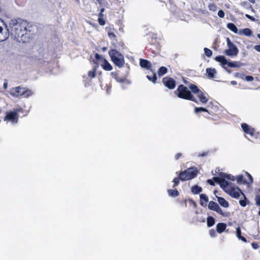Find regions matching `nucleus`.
Here are the masks:
<instances>
[{
	"instance_id": "nucleus-1",
	"label": "nucleus",
	"mask_w": 260,
	"mask_h": 260,
	"mask_svg": "<svg viewBox=\"0 0 260 260\" xmlns=\"http://www.w3.org/2000/svg\"><path fill=\"white\" fill-rule=\"evenodd\" d=\"M11 34L19 42H26L29 38L27 27L28 24L26 21L18 19H12L9 23Z\"/></svg>"
},
{
	"instance_id": "nucleus-2",
	"label": "nucleus",
	"mask_w": 260,
	"mask_h": 260,
	"mask_svg": "<svg viewBox=\"0 0 260 260\" xmlns=\"http://www.w3.org/2000/svg\"><path fill=\"white\" fill-rule=\"evenodd\" d=\"M174 94L180 99L198 103L189 89L183 84L178 86L177 89L174 91Z\"/></svg>"
},
{
	"instance_id": "nucleus-3",
	"label": "nucleus",
	"mask_w": 260,
	"mask_h": 260,
	"mask_svg": "<svg viewBox=\"0 0 260 260\" xmlns=\"http://www.w3.org/2000/svg\"><path fill=\"white\" fill-rule=\"evenodd\" d=\"M241 127L243 132L251 137L250 141L254 143L260 144V133L245 123L241 124Z\"/></svg>"
},
{
	"instance_id": "nucleus-4",
	"label": "nucleus",
	"mask_w": 260,
	"mask_h": 260,
	"mask_svg": "<svg viewBox=\"0 0 260 260\" xmlns=\"http://www.w3.org/2000/svg\"><path fill=\"white\" fill-rule=\"evenodd\" d=\"M219 177H214L213 180H214L216 183H218L221 187H225L232 185L231 183H229L225 179L232 181L235 180L233 176L223 172H220L219 174Z\"/></svg>"
},
{
	"instance_id": "nucleus-5",
	"label": "nucleus",
	"mask_w": 260,
	"mask_h": 260,
	"mask_svg": "<svg viewBox=\"0 0 260 260\" xmlns=\"http://www.w3.org/2000/svg\"><path fill=\"white\" fill-rule=\"evenodd\" d=\"M109 55L111 60L114 64L119 68H121L124 63L123 55L116 49H111L109 51Z\"/></svg>"
},
{
	"instance_id": "nucleus-6",
	"label": "nucleus",
	"mask_w": 260,
	"mask_h": 260,
	"mask_svg": "<svg viewBox=\"0 0 260 260\" xmlns=\"http://www.w3.org/2000/svg\"><path fill=\"white\" fill-rule=\"evenodd\" d=\"M10 94L14 97L23 96V97L27 98L31 96L33 92L28 88L19 86L11 89Z\"/></svg>"
},
{
	"instance_id": "nucleus-7",
	"label": "nucleus",
	"mask_w": 260,
	"mask_h": 260,
	"mask_svg": "<svg viewBox=\"0 0 260 260\" xmlns=\"http://www.w3.org/2000/svg\"><path fill=\"white\" fill-rule=\"evenodd\" d=\"M198 171L196 168L190 167L179 173L180 180L182 181L189 180L194 178L197 176Z\"/></svg>"
},
{
	"instance_id": "nucleus-8",
	"label": "nucleus",
	"mask_w": 260,
	"mask_h": 260,
	"mask_svg": "<svg viewBox=\"0 0 260 260\" xmlns=\"http://www.w3.org/2000/svg\"><path fill=\"white\" fill-rule=\"evenodd\" d=\"M224 191L226 192L231 197L235 199H238L240 196V194L243 193L238 186L235 185H230L225 187H221Z\"/></svg>"
},
{
	"instance_id": "nucleus-9",
	"label": "nucleus",
	"mask_w": 260,
	"mask_h": 260,
	"mask_svg": "<svg viewBox=\"0 0 260 260\" xmlns=\"http://www.w3.org/2000/svg\"><path fill=\"white\" fill-rule=\"evenodd\" d=\"M227 45L229 49L225 50V54L230 56H237L239 52V50L237 46L231 42L230 38H226Z\"/></svg>"
},
{
	"instance_id": "nucleus-10",
	"label": "nucleus",
	"mask_w": 260,
	"mask_h": 260,
	"mask_svg": "<svg viewBox=\"0 0 260 260\" xmlns=\"http://www.w3.org/2000/svg\"><path fill=\"white\" fill-rule=\"evenodd\" d=\"M162 82L164 85L169 89H173L175 88L176 81L170 77H166L162 78Z\"/></svg>"
},
{
	"instance_id": "nucleus-11",
	"label": "nucleus",
	"mask_w": 260,
	"mask_h": 260,
	"mask_svg": "<svg viewBox=\"0 0 260 260\" xmlns=\"http://www.w3.org/2000/svg\"><path fill=\"white\" fill-rule=\"evenodd\" d=\"M18 114H17L16 112H14L13 111L7 113L6 116L4 117V120L10 121L13 123H16L18 122Z\"/></svg>"
},
{
	"instance_id": "nucleus-12",
	"label": "nucleus",
	"mask_w": 260,
	"mask_h": 260,
	"mask_svg": "<svg viewBox=\"0 0 260 260\" xmlns=\"http://www.w3.org/2000/svg\"><path fill=\"white\" fill-rule=\"evenodd\" d=\"M208 208L212 211H215L220 215L225 216L226 215L223 213L222 209L220 208V207L218 206L217 203H216L215 202L213 201H210L209 203L208 204Z\"/></svg>"
},
{
	"instance_id": "nucleus-13",
	"label": "nucleus",
	"mask_w": 260,
	"mask_h": 260,
	"mask_svg": "<svg viewBox=\"0 0 260 260\" xmlns=\"http://www.w3.org/2000/svg\"><path fill=\"white\" fill-rule=\"evenodd\" d=\"M140 65L142 68L147 70L150 69L152 67L151 63L150 61L142 58L140 59Z\"/></svg>"
},
{
	"instance_id": "nucleus-14",
	"label": "nucleus",
	"mask_w": 260,
	"mask_h": 260,
	"mask_svg": "<svg viewBox=\"0 0 260 260\" xmlns=\"http://www.w3.org/2000/svg\"><path fill=\"white\" fill-rule=\"evenodd\" d=\"M197 96L199 98L200 102L203 104H205L208 101V99L206 96V93L202 91L197 94Z\"/></svg>"
},
{
	"instance_id": "nucleus-15",
	"label": "nucleus",
	"mask_w": 260,
	"mask_h": 260,
	"mask_svg": "<svg viewBox=\"0 0 260 260\" xmlns=\"http://www.w3.org/2000/svg\"><path fill=\"white\" fill-rule=\"evenodd\" d=\"M102 68L108 71H111L113 69L112 66L110 63L105 59H103V63L101 64Z\"/></svg>"
},
{
	"instance_id": "nucleus-16",
	"label": "nucleus",
	"mask_w": 260,
	"mask_h": 260,
	"mask_svg": "<svg viewBox=\"0 0 260 260\" xmlns=\"http://www.w3.org/2000/svg\"><path fill=\"white\" fill-rule=\"evenodd\" d=\"M111 74L112 77L114 78L118 82L124 83L125 82V78L124 77H119L117 72H111Z\"/></svg>"
},
{
	"instance_id": "nucleus-17",
	"label": "nucleus",
	"mask_w": 260,
	"mask_h": 260,
	"mask_svg": "<svg viewBox=\"0 0 260 260\" xmlns=\"http://www.w3.org/2000/svg\"><path fill=\"white\" fill-rule=\"evenodd\" d=\"M188 88L190 90L191 93L198 94L201 91L199 88L194 84H190L188 85Z\"/></svg>"
},
{
	"instance_id": "nucleus-18",
	"label": "nucleus",
	"mask_w": 260,
	"mask_h": 260,
	"mask_svg": "<svg viewBox=\"0 0 260 260\" xmlns=\"http://www.w3.org/2000/svg\"><path fill=\"white\" fill-rule=\"evenodd\" d=\"M206 75L209 78H214L215 77V74H216V70L214 68H207L206 69Z\"/></svg>"
},
{
	"instance_id": "nucleus-19",
	"label": "nucleus",
	"mask_w": 260,
	"mask_h": 260,
	"mask_svg": "<svg viewBox=\"0 0 260 260\" xmlns=\"http://www.w3.org/2000/svg\"><path fill=\"white\" fill-rule=\"evenodd\" d=\"M226 227V225L224 223H218L216 225V231L217 232L220 234L223 232Z\"/></svg>"
},
{
	"instance_id": "nucleus-20",
	"label": "nucleus",
	"mask_w": 260,
	"mask_h": 260,
	"mask_svg": "<svg viewBox=\"0 0 260 260\" xmlns=\"http://www.w3.org/2000/svg\"><path fill=\"white\" fill-rule=\"evenodd\" d=\"M217 200L219 204L224 207L228 208L229 206V204L223 198L217 197Z\"/></svg>"
},
{
	"instance_id": "nucleus-21",
	"label": "nucleus",
	"mask_w": 260,
	"mask_h": 260,
	"mask_svg": "<svg viewBox=\"0 0 260 260\" xmlns=\"http://www.w3.org/2000/svg\"><path fill=\"white\" fill-rule=\"evenodd\" d=\"M215 60L218 62H220L222 66H224L228 63L225 57L222 55H219L215 58Z\"/></svg>"
},
{
	"instance_id": "nucleus-22",
	"label": "nucleus",
	"mask_w": 260,
	"mask_h": 260,
	"mask_svg": "<svg viewBox=\"0 0 260 260\" xmlns=\"http://www.w3.org/2000/svg\"><path fill=\"white\" fill-rule=\"evenodd\" d=\"M236 236L244 242H247L246 238L241 235V231L240 226L236 228Z\"/></svg>"
},
{
	"instance_id": "nucleus-23",
	"label": "nucleus",
	"mask_w": 260,
	"mask_h": 260,
	"mask_svg": "<svg viewBox=\"0 0 260 260\" xmlns=\"http://www.w3.org/2000/svg\"><path fill=\"white\" fill-rule=\"evenodd\" d=\"M239 35H244L245 36H250L252 35V31L250 28H245L242 30H240V32H238Z\"/></svg>"
},
{
	"instance_id": "nucleus-24",
	"label": "nucleus",
	"mask_w": 260,
	"mask_h": 260,
	"mask_svg": "<svg viewBox=\"0 0 260 260\" xmlns=\"http://www.w3.org/2000/svg\"><path fill=\"white\" fill-rule=\"evenodd\" d=\"M227 27L233 31L234 33H238V29L237 26L233 23H229L227 24Z\"/></svg>"
},
{
	"instance_id": "nucleus-25",
	"label": "nucleus",
	"mask_w": 260,
	"mask_h": 260,
	"mask_svg": "<svg viewBox=\"0 0 260 260\" xmlns=\"http://www.w3.org/2000/svg\"><path fill=\"white\" fill-rule=\"evenodd\" d=\"M191 191L193 194H198L202 192V187L198 186L197 185H195L192 186L191 188Z\"/></svg>"
},
{
	"instance_id": "nucleus-26",
	"label": "nucleus",
	"mask_w": 260,
	"mask_h": 260,
	"mask_svg": "<svg viewBox=\"0 0 260 260\" xmlns=\"http://www.w3.org/2000/svg\"><path fill=\"white\" fill-rule=\"evenodd\" d=\"M200 112H208L209 114L213 115L212 112L208 110V109L203 107H196L194 108V112L198 113Z\"/></svg>"
},
{
	"instance_id": "nucleus-27",
	"label": "nucleus",
	"mask_w": 260,
	"mask_h": 260,
	"mask_svg": "<svg viewBox=\"0 0 260 260\" xmlns=\"http://www.w3.org/2000/svg\"><path fill=\"white\" fill-rule=\"evenodd\" d=\"M168 193L169 196L172 197H176L179 194V192L177 189H168Z\"/></svg>"
},
{
	"instance_id": "nucleus-28",
	"label": "nucleus",
	"mask_w": 260,
	"mask_h": 260,
	"mask_svg": "<svg viewBox=\"0 0 260 260\" xmlns=\"http://www.w3.org/2000/svg\"><path fill=\"white\" fill-rule=\"evenodd\" d=\"M200 198V204L202 206L204 205V202L207 203L208 202V197L205 194H201Z\"/></svg>"
},
{
	"instance_id": "nucleus-29",
	"label": "nucleus",
	"mask_w": 260,
	"mask_h": 260,
	"mask_svg": "<svg viewBox=\"0 0 260 260\" xmlns=\"http://www.w3.org/2000/svg\"><path fill=\"white\" fill-rule=\"evenodd\" d=\"M215 223V219L213 217L208 216L207 218V224L208 227L212 226Z\"/></svg>"
},
{
	"instance_id": "nucleus-30",
	"label": "nucleus",
	"mask_w": 260,
	"mask_h": 260,
	"mask_svg": "<svg viewBox=\"0 0 260 260\" xmlns=\"http://www.w3.org/2000/svg\"><path fill=\"white\" fill-rule=\"evenodd\" d=\"M168 69L165 67H161L157 72L158 76H162L167 73Z\"/></svg>"
},
{
	"instance_id": "nucleus-31",
	"label": "nucleus",
	"mask_w": 260,
	"mask_h": 260,
	"mask_svg": "<svg viewBox=\"0 0 260 260\" xmlns=\"http://www.w3.org/2000/svg\"><path fill=\"white\" fill-rule=\"evenodd\" d=\"M242 194L243 196L244 199L240 200L239 201V204L242 207H245L247 204L248 200L244 193H242Z\"/></svg>"
},
{
	"instance_id": "nucleus-32",
	"label": "nucleus",
	"mask_w": 260,
	"mask_h": 260,
	"mask_svg": "<svg viewBox=\"0 0 260 260\" xmlns=\"http://www.w3.org/2000/svg\"><path fill=\"white\" fill-rule=\"evenodd\" d=\"M96 68L95 67H94L92 71H88V77L91 79L95 77L96 75Z\"/></svg>"
},
{
	"instance_id": "nucleus-33",
	"label": "nucleus",
	"mask_w": 260,
	"mask_h": 260,
	"mask_svg": "<svg viewBox=\"0 0 260 260\" xmlns=\"http://www.w3.org/2000/svg\"><path fill=\"white\" fill-rule=\"evenodd\" d=\"M246 175L248 178V181L244 180L243 181V184H252L253 182V178L252 176L248 173L246 172Z\"/></svg>"
},
{
	"instance_id": "nucleus-34",
	"label": "nucleus",
	"mask_w": 260,
	"mask_h": 260,
	"mask_svg": "<svg viewBox=\"0 0 260 260\" xmlns=\"http://www.w3.org/2000/svg\"><path fill=\"white\" fill-rule=\"evenodd\" d=\"M228 64L230 67L231 68H236V67H239L240 65L238 62L237 61H232V62H228Z\"/></svg>"
},
{
	"instance_id": "nucleus-35",
	"label": "nucleus",
	"mask_w": 260,
	"mask_h": 260,
	"mask_svg": "<svg viewBox=\"0 0 260 260\" xmlns=\"http://www.w3.org/2000/svg\"><path fill=\"white\" fill-rule=\"evenodd\" d=\"M147 78L149 81H152L153 83H156V81L157 80V77H156V75L155 74H153V75L152 77L150 76L147 75Z\"/></svg>"
},
{
	"instance_id": "nucleus-36",
	"label": "nucleus",
	"mask_w": 260,
	"mask_h": 260,
	"mask_svg": "<svg viewBox=\"0 0 260 260\" xmlns=\"http://www.w3.org/2000/svg\"><path fill=\"white\" fill-rule=\"evenodd\" d=\"M180 180H180V177L179 176L177 177H175L173 179V182L174 183V184L173 186V188L175 187L176 186H177L179 185Z\"/></svg>"
},
{
	"instance_id": "nucleus-37",
	"label": "nucleus",
	"mask_w": 260,
	"mask_h": 260,
	"mask_svg": "<svg viewBox=\"0 0 260 260\" xmlns=\"http://www.w3.org/2000/svg\"><path fill=\"white\" fill-rule=\"evenodd\" d=\"M236 180H237V183L239 184H242V183L243 184V181L245 180H244V177L242 175H240L238 176L236 178Z\"/></svg>"
},
{
	"instance_id": "nucleus-38",
	"label": "nucleus",
	"mask_w": 260,
	"mask_h": 260,
	"mask_svg": "<svg viewBox=\"0 0 260 260\" xmlns=\"http://www.w3.org/2000/svg\"><path fill=\"white\" fill-rule=\"evenodd\" d=\"M204 50V52H205V54H206V55L207 57H210L212 56V51L210 49H208L207 48H205Z\"/></svg>"
},
{
	"instance_id": "nucleus-39",
	"label": "nucleus",
	"mask_w": 260,
	"mask_h": 260,
	"mask_svg": "<svg viewBox=\"0 0 260 260\" xmlns=\"http://www.w3.org/2000/svg\"><path fill=\"white\" fill-rule=\"evenodd\" d=\"M108 36L109 38L111 39H113L114 40H116L117 37L116 35L113 32L110 31H108Z\"/></svg>"
},
{
	"instance_id": "nucleus-40",
	"label": "nucleus",
	"mask_w": 260,
	"mask_h": 260,
	"mask_svg": "<svg viewBox=\"0 0 260 260\" xmlns=\"http://www.w3.org/2000/svg\"><path fill=\"white\" fill-rule=\"evenodd\" d=\"M208 7H209V9L210 11H212L213 12L216 11L217 9V6L213 3L209 4Z\"/></svg>"
},
{
	"instance_id": "nucleus-41",
	"label": "nucleus",
	"mask_w": 260,
	"mask_h": 260,
	"mask_svg": "<svg viewBox=\"0 0 260 260\" xmlns=\"http://www.w3.org/2000/svg\"><path fill=\"white\" fill-rule=\"evenodd\" d=\"M98 22L100 25L103 26L105 24L106 22L104 18H98Z\"/></svg>"
},
{
	"instance_id": "nucleus-42",
	"label": "nucleus",
	"mask_w": 260,
	"mask_h": 260,
	"mask_svg": "<svg viewBox=\"0 0 260 260\" xmlns=\"http://www.w3.org/2000/svg\"><path fill=\"white\" fill-rule=\"evenodd\" d=\"M14 112H16L17 114H18L19 113H23L24 112V110L22 107H17L14 109Z\"/></svg>"
},
{
	"instance_id": "nucleus-43",
	"label": "nucleus",
	"mask_w": 260,
	"mask_h": 260,
	"mask_svg": "<svg viewBox=\"0 0 260 260\" xmlns=\"http://www.w3.org/2000/svg\"><path fill=\"white\" fill-rule=\"evenodd\" d=\"M209 234L212 237H215L216 236V232L214 229H211L209 231Z\"/></svg>"
},
{
	"instance_id": "nucleus-44",
	"label": "nucleus",
	"mask_w": 260,
	"mask_h": 260,
	"mask_svg": "<svg viewBox=\"0 0 260 260\" xmlns=\"http://www.w3.org/2000/svg\"><path fill=\"white\" fill-rule=\"evenodd\" d=\"M218 15L220 18H223L224 17L225 14L223 10H220L218 12Z\"/></svg>"
},
{
	"instance_id": "nucleus-45",
	"label": "nucleus",
	"mask_w": 260,
	"mask_h": 260,
	"mask_svg": "<svg viewBox=\"0 0 260 260\" xmlns=\"http://www.w3.org/2000/svg\"><path fill=\"white\" fill-rule=\"evenodd\" d=\"M251 246L254 249H257L259 248V245L256 242H252L251 243Z\"/></svg>"
},
{
	"instance_id": "nucleus-46",
	"label": "nucleus",
	"mask_w": 260,
	"mask_h": 260,
	"mask_svg": "<svg viewBox=\"0 0 260 260\" xmlns=\"http://www.w3.org/2000/svg\"><path fill=\"white\" fill-rule=\"evenodd\" d=\"M245 80L247 81H252L253 80H254V78L253 76H246L245 77Z\"/></svg>"
},
{
	"instance_id": "nucleus-47",
	"label": "nucleus",
	"mask_w": 260,
	"mask_h": 260,
	"mask_svg": "<svg viewBox=\"0 0 260 260\" xmlns=\"http://www.w3.org/2000/svg\"><path fill=\"white\" fill-rule=\"evenodd\" d=\"M207 182L211 185L214 186L215 185L214 182H215V181L213 180V178H212V179L207 180Z\"/></svg>"
},
{
	"instance_id": "nucleus-48",
	"label": "nucleus",
	"mask_w": 260,
	"mask_h": 260,
	"mask_svg": "<svg viewBox=\"0 0 260 260\" xmlns=\"http://www.w3.org/2000/svg\"><path fill=\"white\" fill-rule=\"evenodd\" d=\"M256 204L260 206V196L257 197L255 198Z\"/></svg>"
},
{
	"instance_id": "nucleus-49",
	"label": "nucleus",
	"mask_w": 260,
	"mask_h": 260,
	"mask_svg": "<svg viewBox=\"0 0 260 260\" xmlns=\"http://www.w3.org/2000/svg\"><path fill=\"white\" fill-rule=\"evenodd\" d=\"M94 57H95V58L96 60H101V59H102V57L100 54H99L98 53H96L95 54Z\"/></svg>"
},
{
	"instance_id": "nucleus-50",
	"label": "nucleus",
	"mask_w": 260,
	"mask_h": 260,
	"mask_svg": "<svg viewBox=\"0 0 260 260\" xmlns=\"http://www.w3.org/2000/svg\"><path fill=\"white\" fill-rule=\"evenodd\" d=\"M254 49L258 51V52H260V45H255L254 47Z\"/></svg>"
},
{
	"instance_id": "nucleus-51",
	"label": "nucleus",
	"mask_w": 260,
	"mask_h": 260,
	"mask_svg": "<svg viewBox=\"0 0 260 260\" xmlns=\"http://www.w3.org/2000/svg\"><path fill=\"white\" fill-rule=\"evenodd\" d=\"M245 16L247 18L251 20L254 21L255 19V18L253 16H250L248 14H246Z\"/></svg>"
},
{
	"instance_id": "nucleus-52",
	"label": "nucleus",
	"mask_w": 260,
	"mask_h": 260,
	"mask_svg": "<svg viewBox=\"0 0 260 260\" xmlns=\"http://www.w3.org/2000/svg\"><path fill=\"white\" fill-rule=\"evenodd\" d=\"M181 156H182V153H178L175 155V158L176 159H178L179 158V157H181Z\"/></svg>"
},
{
	"instance_id": "nucleus-53",
	"label": "nucleus",
	"mask_w": 260,
	"mask_h": 260,
	"mask_svg": "<svg viewBox=\"0 0 260 260\" xmlns=\"http://www.w3.org/2000/svg\"><path fill=\"white\" fill-rule=\"evenodd\" d=\"M98 16H99V17H101V18H104V15L103 14V13H99Z\"/></svg>"
},
{
	"instance_id": "nucleus-54",
	"label": "nucleus",
	"mask_w": 260,
	"mask_h": 260,
	"mask_svg": "<svg viewBox=\"0 0 260 260\" xmlns=\"http://www.w3.org/2000/svg\"><path fill=\"white\" fill-rule=\"evenodd\" d=\"M107 47H103L102 48V50L103 52L106 51L107 50Z\"/></svg>"
},
{
	"instance_id": "nucleus-55",
	"label": "nucleus",
	"mask_w": 260,
	"mask_h": 260,
	"mask_svg": "<svg viewBox=\"0 0 260 260\" xmlns=\"http://www.w3.org/2000/svg\"><path fill=\"white\" fill-rule=\"evenodd\" d=\"M7 85H8L7 82H5L4 83V89H6L7 88Z\"/></svg>"
},
{
	"instance_id": "nucleus-56",
	"label": "nucleus",
	"mask_w": 260,
	"mask_h": 260,
	"mask_svg": "<svg viewBox=\"0 0 260 260\" xmlns=\"http://www.w3.org/2000/svg\"><path fill=\"white\" fill-rule=\"evenodd\" d=\"M231 84H233V85H236L237 84V82L235 81H231Z\"/></svg>"
},
{
	"instance_id": "nucleus-57",
	"label": "nucleus",
	"mask_w": 260,
	"mask_h": 260,
	"mask_svg": "<svg viewBox=\"0 0 260 260\" xmlns=\"http://www.w3.org/2000/svg\"><path fill=\"white\" fill-rule=\"evenodd\" d=\"M104 8H102L100 10V13H103V12H104Z\"/></svg>"
},
{
	"instance_id": "nucleus-58",
	"label": "nucleus",
	"mask_w": 260,
	"mask_h": 260,
	"mask_svg": "<svg viewBox=\"0 0 260 260\" xmlns=\"http://www.w3.org/2000/svg\"><path fill=\"white\" fill-rule=\"evenodd\" d=\"M111 87H108V88H107V91L108 92H109L111 90Z\"/></svg>"
},
{
	"instance_id": "nucleus-59",
	"label": "nucleus",
	"mask_w": 260,
	"mask_h": 260,
	"mask_svg": "<svg viewBox=\"0 0 260 260\" xmlns=\"http://www.w3.org/2000/svg\"><path fill=\"white\" fill-rule=\"evenodd\" d=\"M76 2H77L78 3H80V1L79 0H75Z\"/></svg>"
},
{
	"instance_id": "nucleus-60",
	"label": "nucleus",
	"mask_w": 260,
	"mask_h": 260,
	"mask_svg": "<svg viewBox=\"0 0 260 260\" xmlns=\"http://www.w3.org/2000/svg\"><path fill=\"white\" fill-rule=\"evenodd\" d=\"M257 37H258L259 39H260V34H258V35H257Z\"/></svg>"
},
{
	"instance_id": "nucleus-61",
	"label": "nucleus",
	"mask_w": 260,
	"mask_h": 260,
	"mask_svg": "<svg viewBox=\"0 0 260 260\" xmlns=\"http://www.w3.org/2000/svg\"><path fill=\"white\" fill-rule=\"evenodd\" d=\"M184 83L185 84H187V82L186 81H185V80L184 81Z\"/></svg>"
},
{
	"instance_id": "nucleus-62",
	"label": "nucleus",
	"mask_w": 260,
	"mask_h": 260,
	"mask_svg": "<svg viewBox=\"0 0 260 260\" xmlns=\"http://www.w3.org/2000/svg\"><path fill=\"white\" fill-rule=\"evenodd\" d=\"M258 215L260 216V210L258 211Z\"/></svg>"
}]
</instances>
